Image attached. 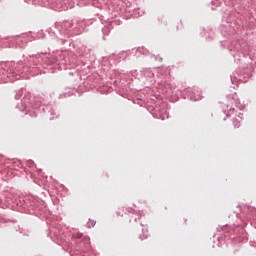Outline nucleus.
Masks as SVG:
<instances>
[{"instance_id": "f257e3e1", "label": "nucleus", "mask_w": 256, "mask_h": 256, "mask_svg": "<svg viewBox=\"0 0 256 256\" xmlns=\"http://www.w3.org/2000/svg\"><path fill=\"white\" fill-rule=\"evenodd\" d=\"M239 127H241V124H240L239 122H237V123L235 124V128H236V129H239Z\"/></svg>"}]
</instances>
